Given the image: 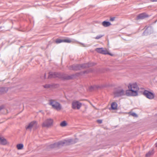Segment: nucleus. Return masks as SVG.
Segmentation results:
<instances>
[{
  "instance_id": "obj_1",
  "label": "nucleus",
  "mask_w": 157,
  "mask_h": 157,
  "mask_svg": "<svg viewBox=\"0 0 157 157\" xmlns=\"http://www.w3.org/2000/svg\"><path fill=\"white\" fill-rule=\"evenodd\" d=\"M128 90L125 91L126 95L128 96H136L138 94L139 88L136 83H130L128 85Z\"/></svg>"
},
{
  "instance_id": "obj_2",
  "label": "nucleus",
  "mask_w": 157,
  "mask_h": 157,
  "mask_svg": "<svg viewBox=\"0 0 157 157\" xmlns=\"http://www.w3.org/2000/svg\"><path fill=\"white\" fill-rule=\"evenodd\" d=\"M78 141V139L76 138L75 139H69L67 140H64L63 141H60L56 143L58 147L60 146H63L64 144L66 145H69L74 144L77 143Z\"/></svg>"
},
{
  "instance_id": "obj_3",
  "label": "nucleus",
  "mask_w": 157,
  "mask_h": 157,
  "mask_svg": "<svg viewBox=\"0 0 157 157\" xmlns=\"http://www.w3.org/2000/svg\"><path fill=\"white\" fill-rule=\"evenodd\" d=\"M75 76L74 74L70 75L59 72H57L56 78H57L62 80H68L72 79Z\"/></svg>"
},
{
  "instance_id": "obj_4",
  "label": "nucleus",
  "mask_w": 157,
  "mask_h": 157,
  "mask_svg": "<svg viewBox=\"0 0 157 157\" xmlns=\"http://www.w3.org/2000/svg\"><path fill=\"white\" fill-rule=\"evenodd\" d=\"M49 102V105L52 106L53 109L57 110L61 109V106L59 102L52 99L50 100Z\"/></svg>"
},
{
  "instance_id": "obj_5",
  "label": "nucleus",
  "mask_w": 157,
  "mask_h": 157,
  "mask_svg": "<svg viewBox=\"0 0 157 157\" xmlns=\"http://www.w3.org/2000/svg\"><path fill=\"white\" fill-rule=\"evenodd\" d=\"M38 127L37 122L33 121L29 123L27 126H26L25 128L27 130H29L31 131L32 128H34L35 129H36Z\"/></svg>"
},
{
  "instance_id": "obj_6",
  "label": "nucleus",
  "mask_w": 157,
  "mask_h": 157,
  "mask_svg": "<svg viewBox=\"0 0 157 157\" xmlns=\"http://www.w3.org/2000/svg\"><path fill=\"white\" fill-rule=\"evenodd\" d=\"M143 94L147 98L150 99H153L155 97L153 93L146 90L144 91Z\"/></svg>"
},
{
  "instance_id": "obj_7",
  "label": "nucleus",
  "mask_w": 157,
  "mask_h": 157,
  "mask_svg": "<svg viewBox=\"0 0 157 157\" xmlns=\"http://www.w3.org/2000/svg\"><path fill=\"white\" fill-rule=\"evenodd\" d=\"M53 121V120L52 119H47L43 123L42 126L44 127H49L52 125Z\"/></svg>"
},
{
  "instance_id": "obj_8",
  "label": "nucleus",
  "mask_w": 157,
  "mask_h": 157,
  "mask_svg": "<svg viewBox=\"0 0 157 157\" xmlns=\"http://www.w3.org/2000/svg\"><path fill=\"white\" fill-rule=\"evenodd\" d=\"M115 97H120L126 95L125 92L123 89H120L117 90L114 93Z\"/></svg>"
},
{
  "instance_id": "obj_9",
  "label": "nucleus",
  "mask_w": 157,
  "mask_h": 157,
  "mask_svg": "<svg viewBox=\"0 0 157 157\" xmlns=\"http://www.w3.org/2000/svg\"><path fill=\"white\" fill-rule=\"evenodd\" d=\"M153 32V29L151 26H147L142 34L143 36H147Z\"/></svg>"
},
{
  "instance_id": "obj_10",
  "label": "nucleus",
  "mask_w": 157,
  "mask_h": 157,
  "mask_svg": "<svg viewBox=\"0 0 157 157\" xmlns=\"http://www.w3.org/2000/svg\"><path fill=\"white\" fill-rule=\"evenodd\" d=\"M149 17V16L146 13H143L138 14L136 17V19L137 20H142Z\"/></svg>"
},
{
  "instance_id": "obj_11",
  "label": "nucleus",
  "mask_w": 157,
  "mask_h": 157,
  "mask_svg": "<svg viewBox=\"0 0 157 157\" xmlns=\"http://www.w3.org/2000/svg\"><path fill=\"white\" fill-rule=\"evenodd\" d=\"M72 109H79L82 106V104L78 101H74L72 102Z\"/></svg>"
},
{
  "instance_id": "obj_12",
  "label": "nucleus",
  "mask_w": 157,
  "mask_h": 157,
  "mask_svg": "<svg viewBox=\"0 0 157 157\" xmlns=\"http://www.w3.org/2000/svg\"><path fill=\"white\" fill-rule=\"evenodd\" d=\"M96 51L98 53L106 55L108 54L111 56L112 55L108 52L107 50H104L103 48H97L96 49Z\"/></svg>"
},
{
  "instance_id": "obj_13",
  "label": "nucleus",
  "mask_w": 157,
  "mask_h": 157,
  "mask_svg": "<svg viewBox=\"0 0 157 157\" xmlns=\"http://www.w3.org/2000/svg\"><path fill=\"white\" fill-rule=\"evenodd\" d=\"M95 65V63H87L82 64H80L81 69H85L93 66Z\"/></svg>"
},
{
  "instance_id": "obj_14",
  "label": "nucleus",
  "mask_w": 157,
  "mask_h": 157,
  "mask_svg": "<svg viewBox=\"0 0 157 157\" xmlns=\"http://www.w3.org/2000/svg\"><path fill=\"white\" fill-rule=\"evenodd\" d=\"M80 67V64L73 65L70 66L69 68L70 70L78 71L81 70Z\"/></svg>"
},
{
  "instance_id": "obj_15",
  "label": "nucleus",
  "mask_w": 157,
  "mask_h": 157,
  "mask_svg": "<svg viewBox=\"0 0 157 157\" xmlns=\"http://www.w3.org/2000/svg\"><path fill=\"white\" fill-rule=\"evenodd\" d=\"M57 72L50 71L48 73V78H56Z\"/></svg>"
},
{
  "instance_id": "obj_16",
  "label": "nucleus",
  "mask_w": 157,
  "mask_h": 157,
  "mask_svg": "<svg viewBox=\"0 0 157 157\" xmlns=\"http://www.w3.org/2000/svg\"><path fill=\"white\" fill-rule=\"evenodd\" d=\"M7 143V141L6 139L0 137V144L5 145Z\"/></svg>"
},
{
  "instance_id": "obj_17",
  "label": "nucleus",
  "mask_w": 157,
  "mask_h": 157,
  "mask_svg": "<svg viewBox=\"0 0 157 157\" xmlns=\"http://www.w3.org/2000/svg\"><path fill=\"white\" fill-rule=\"evenodd\" d=\"M8 90V89L6 87H0V94L5 93H6Z\"/></svg>"
},
{
  "instance_id": "obj_18",
  "label": "nucleus",
  "mask_w": 157,
  "mask_h": 157,
  "mask_svg": "<svg viewBox=\"0 0 157 157\" xmlns=\"http://www.w3.org/2000/svg\"><path fill=\"white\" fill-rule=\"evenodd\" d=\"M117 104L115 102H113L111 104V109L112 110H115L117 109Z\"/></svg>"
},
{
  "instance_id": "obj_19",
  "label": "nucleus",
  "mask_w": 157,
  "mask_h": 157,
  "mask_svg": "<svg viewBox=\"0 0 157 157\" xmlns=\"http://www.w3.org/2000/svg\"><path fill=\"white\" fill-rule=\"evenodd\" d=\"M102 25L105 27H107L111 25L109 21H104L102 22Z\"/></svg>"
},
{
  "instance_id": "obj_20",
  "label": "nucleus",
  "mask_w": 157,
  "mask_h": 157,
  "mask_svg": "<svg viewBox=\"0 0 157 157\" xmlns=\"http://www.w3.org/2000/svg\"><path fill=\"white\" fill-rule=\"evenodd\" d=\"M154 151L153 150H152L151 151H150L148 152V153H147L146 154V157H149L150 156L153 155L154 154Z\"/></svg>"
},
{
  "instance_id": "obj_21",
  "label": "nucleus",
  "mask_w": 157,
  "mask_h": 157,
  "mask_svg": "<svg viewBox=\"0 0 157 157\" xmlns=\"http://www.w3.org/2000/svg\"><path fill=\"white\" fill-rule=\"evenodd\" d=\"M71 42V39L69 38H66L65 39H63V42H65L67 43H70Z\"/></svg>"
},
{
  "instance_id": "obj_22",
  "label": "nucleus",
  "mask_w": 157,
  "mask_h": 157,
  "mask_svg": "<svg viewBox=\"0 0 157 157\" xmlns=\"http://www.w3.org/2000/svg\"><path fill=\"white\" fill-rule=\"evenodd\" d=\"M23 147V144H18L17 145V147L18 150L22 149Z\"/></svg>"
},
{
  "instance_id": "obj_23",
  "label": "nucleus",
  "mask_w": 157,
  "mask_h": 157,
  "mask_svg": "<svg viewBox=\"0 0 157 157\" xmlns=\"http://www.w3.org/2000/svg\"><path fill=\"white\" fill-rule=\"evenodd\" d=\"M49 147L51 148L58 147L56 143H55L54 144H50L49 145Z\"/></svg>"
},
{
  "instance_id": "obj_24",
  "label": "nucleus",
  "mask_w": 157,
  "mask_h": 157,
  "mask_svg": "<svg viewBox=\"0 0 157 157\" xmlns=\"http://www.w3.org/2000/svg\"><path fill=\"white\" fill-rule=\"evenodd\" d=\"M55 42L57 44H58L62 42H63V39H57L56 40Z\"/></svg>"
},
{
  "instance_id": "obj_25",
  "label": "nucleus",
  "mask_w": 157,
  "mask_h": 157,
  "mask_svg": "<svg viewBox=\"0 0 157 157\" xmlns=\"http://www.w3.org/2000/svg\"><path fill=\"white\" fill-rule=\"evenodd\" d=\"M67 124V123L65 121H63L60 124V125L62 127L66 126Z\"/></svg>"
},
{
  "instance_id": "obj_26",
  "label": "nucleus",
  "mask_w": 157,
  "mask_h": 157,
  "mask_svg": "<svg viewBox=\"0 0 157 157\" xmlns=\"http://www.w3.org/2000/svg\"><path fill=\"white\" fill-rule=\"evenodd\" d=\"M53 86L52 85L50 84H47L44 86V87L46 88H50L51 87Z\"/></svg>"
},
{
  "instance_id": "obj_27",
  "label": "nucleus",
  "mask_w": 157,
  "mask_h": 157,
  "mask_svg": "<svg viewBox=\"0 0 157 157\" xmlns=\"http://www.w3.org/2000/svg\"><path fill=\"white\" fill-rule=\"evenodd\" d=\"M104 36V35H98L95 38V39H97V40L99 39L102 36Z\"/></svg>"
},
{
  "instance_id": "obj_28",
  "label": "nucleus",
  "mask_w": 157,
  "mask_h": 157,
  "mask_svg": "<svg viewBox=\"0 0 157 157\" xmlns=\"http://www.w3.org/2000/svg\"><path fill=\"white\" fill-rule=\"evenodd\" d=\"M130 114L136 117H138V115L135 113H131Z\"/></svg>"
},
{
  "instance_id": "obj_29",
  "label": "nucleus",
  "mask_w": 157,
  "mask_h": 157,
  "mask_svg": "<svg viewBox=\"0 0 157 157\" xmlns=\"http://www.w3.org/2000/svg\"><path fill=\"white\" fill-rule=\"evenodd\" d=\"M95 89V85L93 86H91L89 88V90L91 91Z\"/></svg>"
},
{
  "instance_id": "obj_30",
  "label": "nucleus",
  "mask_w": 157,
  "mask_h": 157,
  "mask_svg": "<svg viewBox=\"0 0 157 157\" xmlns=\"http://www.w3.org/2000/svg\"><path fill=\"white\" fill-rule=\"evenodd\" d=\"M95 89H100L102 87L100 86L95 85Z\"/></svg>"
},
{
  "instance_id": "obj_31",
  "label": "nucleus",
  "mask_w": 157,
  "mask_h": 157,
  "mask_svg": "<svg viewBox=\"0 0 157 157\" xmlns=\"http://www.w3.org/2000/svg\"><path fill=\"white\" fill-rule=\"evenodd\" d=\"M97 121L99 124H101L102 123V121L101 120H98Z\"/></svg>"
},
{
  "instance_id": "obj_32",
  "label": "nucleus",
  "mask_w": 157,
  "mask_h": 157,
  "mask_svg": "<svg viewBox=\"0 0 157 157\" xmlns=\"http://www.w3.org/2000/svg\"><path fill=\"white\" fill-rule=\"evenodd\" d=\"M115 19V17H112L110 18V21H113Z\"/></svg>"
},
{
  "instance_id": "obj_33",
  "label": "nucleus",
  "mask_w": 157,
  "mask_h": 157,
  "mask_svg": "<svg viewBox=\"0 0 157 157\" xmlns=\"http://www.w3.org/2000/svg\"><path fill=\"white\" fill-rule=\"evenodd\" d=\"M89 72V71H88V70H86V71H84L83 72V74H87Z\"/></svg>"
},
{
  "instance_id": "obj_34",
  "label": "nucleus",
  "mask_w": 157,
  "mask_h": 157,
  "mask_svg": "<svg viewBox=\"0 0 157 157\" xmlns=\"http://www.w3.org/2000/svg\"><path fill=\"white\" fill-rule=\"evenodd\" d=\"M152 2H157V0H150Z\"/></svg>"
},
{
  "instance_id": "obj_35",
  "label": "nucleus",
  "mask_w": 157,
  "mask_h": 157,
  "mask_svg": "<svg viewBox=\"0 0 157 157\" xmlns=\"http://www.w3.org/2000/svg\"><path fill=\"white\" fill-rule=\"evenodd\" d=\"M81 44L83 46V47H85V46L84 45V44L82 43H81Z\"/></svg>"
},
{
  "instance_id": "obj_36",
  "label": "nucleus",
  "mask_w": 157,
  "mask_h": 157,
  "mask_svg": "<svg viewBox=\"0 0 157 157\" xmlns=\"http://www.w3.org/2000/svg\"><path fill=\"white\" fill-rule=\"evenodd\" d=\"M2 108L1 107H0V111L2 109Z\"/></svg>"
},
{
  "instance_id": "obj_37",
  "label": "nucleus",
  "mask_w": 157,
  "mask_h": 157,
  "mask_svg": "<svg viewBox=\"0 0 157 157\" xmlns=\"http://www.w3.org/2000/svg\"><path fill=\"white\" fill-rule=\"evenodd\" d=\"M155 145L156 147H157V143L155 144Z\"/></svg>"
},
{
  "instance_id": "obj_38",
  "label": "nucleus",
  "mask_w": 157,
  "mask_h": 157,
  "mask_svg": "<svg viewBox=\"0 0 157 157\" xmlns=\"http://www.w3.org/2000/svg\"><path fill=\"white\" fill-rule=\"evenodd\" d=\"M44 77H45H45H46V74H44Z\"/></svg>"
}]
</instances>
